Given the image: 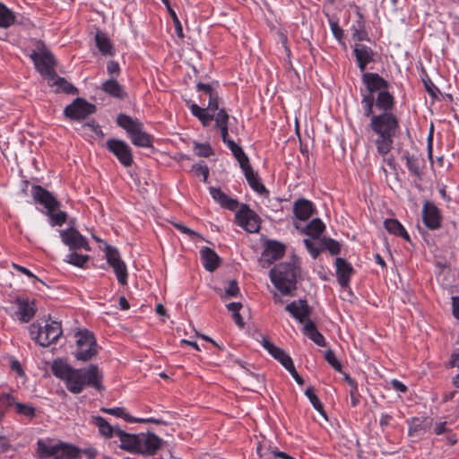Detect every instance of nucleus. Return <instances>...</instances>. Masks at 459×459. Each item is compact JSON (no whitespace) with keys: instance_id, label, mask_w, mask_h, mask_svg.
Returning a JSON list of instances; mask_svg holds the SVG:
<instances>
[{"instance_id":"obj_1","label":"nucleus","mask_w":459,"mask_h":459,"mask_svg":"<svg viewBox=\"0 0 459 459\" xmlns=\"http://www.w3.org/2000/svg\"><path fill=\"white\" fill-rule=\"evenodd\" d=\"M52 374L65 383L66 389L78 394L83 391L86 386L93 387L98 391L104 390L102 385L103 375L99 367L91 364L86 368H74L65 360L56 359L51 366Z\"/></svg>"},{"instance_id":"obj_2","label":"nucleus","mask_w":459,"mask_h":459,"mask_svg":"<svg viewBox=\"0 0 459 459\" xmlns=\"http://www.w3.org/2000/svg\"><path fill=\"white\" fill-rule=\"evenodd\" d=\"M369 126L377 135L375 140L377 152L381 155L387 154L394 143V137L399 129V121L392 112H383L378 115L372 113Z\"/></svg>"},{"instance_id":"obj_3","label":"nucleus","mask_w":459,"mask_h":459,"mask_svg":"<svg viewBox=\"0 0 459 459\" xmlns=\"http://www.w3.org/2000/svg\"><path fill=\"white\" fill-rule=\"evenodd\" d=\"M300 273L299 258L293 255L290 261L280 263L273 266L269 273L271 281L284 296L292 295L297 289V279Z\"/></svg>"},{"instance_id":"obj_4","label":"nucleus","mask_w":459,"mask_h":459,"mask_svg":"<svg viewBox=\"0 0 459 459\" xmlns=\"http://www.w3.org/2000/svg\"><path fill=\"white\" fill-rule=\"evenodd\" d=\"M362 73L361 81L365 85L366 91L363 92V91L360 90L362 95L361 105L363 108V115L368 117L373 113V106L375 103L374 94L383 90H388L390 84L377 73Z\"/></svg>"},{"instance_id":"obj_5","label":"nucleus","mask_w":459,"mask_h":459,"mask_svg":"<svg viewBox=\"0 0 459 459\" xmlns=\"http://www.w3.org/2000/svg\"><path fill=\"white\" fill-rule=\"evenodd\" d=\"M38 455L42 459L53 457L54 459H78L81 450L68 443L58 442L56 444L47 443L42 439L37 442Z\"/></svg>"},{"instance_id":"obj_6","label":"nucleus","mask_w":459,"mask_h":459,"mask_svg":"<svg viewBox=\"0 0 459 459\" xmlns=\"http://www.w3.org/2000/svg\"><path fill=\"white\" fill-rule=\"evenodd\" d=\"M231 154L238 163L249 186L258 194L266 192L265 186L260 181L258 175L254 171L250 160L243 148L231 140Z\"/></svg>"},{"instance_id":"obj_7","label":"nucleus","mask_w":459,"mask_h":459,"mask_svg":"<svg viewBox=\"0 0 459 459\" xmlns=\"http://www.w3.org/2000/svg\"><path fill=\"white\" fill-rule=\"evenodd\" d=\"M62 333L61 323L56 321L46 324L44 327L37 323L30 325V338L42 347H48L51 343L56 342L62 335Z\"/></svg>"},{"instance_id":"obj_8","label":"nucleus","mask_w":459,"mask_h":459,"mask_svg":"<svg viewBox=\"0 0 459 459\" xmlns=\"http://www.w3.org/2000/svg\"><path fill=\"white\" fill-rule=\"evenodd\" d=\"M76 346L74 356L78 360L89 361L98 353V345L94 334L88 330L77 333Z\"/></svg>"},{"instance_id":"obj_9","label":"nucleus","mask_w":459,"mask_h":459,"mask_svg":"<svg viewBox=\"0 0 459 459\" xmlns=\"http://www.w3.org/2000/svg\"><path fill=\"white\" fill-rule=\"evenodd\" d=\"M35 48L36 49L33 50L29 56L32 60L37 72L40 74L43 71H48V68H50V66L56 65L55 56L48 48L43 40H35Z\"/></svg>"},{"instance_id":"obj_10","label":"nucleus","mask_w":459,"mask_h":459,"mask_svg":"<svg viewBox=\"0 0 459 459\" xmlns=\"http://www.w3.org/2000/svg\"><path fill=\"white\" fill-rule=\"evenodd\" d=\"M212 120L215 121V128L220 131L223 143L230 147V137L228 133L229 115L227 111L224 108H221L215 115L214 113L210 114L209 110L205 108L204 112L201 115L199 121L204 126H209Z\"/></svg>"},{"instance_id":"obj_11","label":"nucleus","mask_w":459,"mask_h":459,"mask_svg":"<svg viewBox=\"0 0 459 459\" xmlns=\"http://www.w3.org/2000/svg\"><path fill=\"white\" fill-rule=\"evenodd\" d=\"M235 222L248 233H256L260 230L261 220L247 204H242L235 213Z\"/></svg>"},{"instance_id":"obj_12","label":"nucleus","mask_w":459,"mask_h":459,"mask_svg":"<svg viewBox=\"0 0 459 459\" xmlns=\"http://www.w3.org/2000/svg\"><path fill=\"white\" fill-rule=\"evenodd\" d=\"M96 112V106L82 98H76L64 109V115L71 120H82Z\"/></svg>"},{"instance_id":"obj_13","label":"nucleus","mask_w":459,"mask_h":459,"mask_svg":"<svg viewBox=\"0 0 459 459\" xmlns=\"http://www.w3.org/2000/svg\"><path fill=\"white\" fill-rule=\"evenodd\" d=\"M106 147L124 167L132 166L134 162L132 149L127 143L120 139L109 138L106 142Z\"/></svg>"},{"instance_id":"obj_14","label":"nucleus","mask_w":459,"mask_h":459,"mask_svg":"<svg viewBox=\"0 0 459 459\" xmlns=\"http://www.w3.org/2000/svg\"><path fill=\"white\" fill-rule=\"evenodd\" d=\"M30 193L34 203L42 205L47 210V212H55L61 206V203L56 197L39 185H32Z\"/></svg>"},{"instance_id":"obj_15","label":"nucleus","mask_w":459,"mask_h":459,"mask_svg":"<svg viewBox=\"0 0 459 459\" xmlns=\"http://www.w3.org/2000/svg\"><path fill=\"white\" fill-rule=\"evenodd\" d=\"M62 242L69 247L70 250L84 249L91 250L87 238L82 236L73 226L59 231Z\"/></svg>"},{"instance_id":"obj_16","label":"nucleus","mask_w":459,"mask_h":459,"mask_svg":"<svg viewBox=\"0 0 459 459\" xmlns=\"http://www.w3.org/2000/svg\"><path fill=\"white\" fill-rule=\"evenodd\" d=\"M285 252V246L276 240H268L264 250L259 259L263 268L269 267L273 262L281 258Z\"/></svg>"},{"instance_id":"obj_17","label":"nucleus","mask_w":459,"mask_h":459,"mask_svg":"<svg viewBox=\"0 0 459 459\" xmlns=\"http://www.w3.org/2000/svg\"><path fill=\"white\" fill-rule=\"evenodd\" d=\"M285 310L300 324L305 325L307 320H310L309 316L312 312V307L308 306L306 299H300L287 304Z\"/></svg>"},{"instance_id":"obj_18","label":"nucleus","mask_w":459,"mask_h":459,"mask_svg":"<svg viewBox=\"0 0 459 459\" xmlns=\"http://www.w3.org/2000/svg\"><path fill=\"white\" fill-rule=\"evenodd\" d=\"M14 303L18 307L15 312V316L22 323L30 322L37 312V307L34 301H30L28 299L17 297Z\"/></svg>"},{"instance_id":"obj_19","label":"nucleus","mask_w":459,"mask_h":459,"mask_svg":"<svg viewBox=\"0 0 459 459\" xmlns=\"http://www.w3.org/2000/svg\"><path fill=\"white\" fill-rule=\"evenodd\" d=\"M140 455H152L160 448L162 440L153 433H140Z\"/></svg>"},{"instance_id":"obj_20","label":"nucleus","mask_w":459,"mask_h":459,"mask_svg":"<svg viewBox=\"0 0 459 459\" xmlns=\"http://www.w3.org/2000/svg\"><path fill=\"white\" fill-rule=\"evenodd\" d=\"M231 318L239 329H244L251 320V311L240 302H231Z\"/></svg>"},{"instance_id":"obj_21","label":"nucleus","mask_w":459,"mask_h":459,"mask_svg":"<svg viewBox=\"0 0 459 459\" xmlns=\"http://www.w3.org/2000/svg\"><path fill=\"white\" fill-rule=\"evenodd\" d=\"M423 222L430 230L440 227L441 217L437 207L431 202H425L422 210Z\"/></svg>"},{"instance_id":"obj_22","label":"nucleus","mask_w":459,"mask_h":459,"mask_svg":"<svg viewBox=\"0 0 459 459\" xmlns=\"http://www.w3.org/2000/svg\"><path fill=\"white\" fill-rule=\"evenodd\" d=\"M117 437L120 440L119 447L125 451L139 454L140 434H129L122 429H117Z\"/></svg>"},{"instance_id":"obj_23","label":"nucleus","mask_w":459,"mask_h":459,"mask_svg":"<svg viewBox=\"0 0 459 459\" xmlns=\"http://www.w3.org/2000/svg\"><path fill=\"white\" fill-rule=\"evenodd\" d=\"M336 276L339 284L342 288L349 286L351 277L354 273L352 265L346 259L337 257L335 259Z\"/></svg>"},{"instance_id":"obj_24","label":"nucleus","mask_w":459,"mask_h":459,"mask_svg":"<svg viewBox=\"0 0 459 459\" xmlns=\"http://www.w3.org/2000/svg\"><path fill=\"white\" fill-rule=\"evenodd\" d=\"M402 159L405 160L407 169L411 175L421 178L422 176V167L424 164L423 159L420 158V154L418 152H410L409 151H404L403 152Z\"/></svg>"},{"instance_id":"obj_25","label":"nucleus","mask_w":459,"mask_h":459,"mask_svg":"<svg viewBox=\"0 0 459 459\" xmlns=\"http://www.w3.org/2000/svg\"><path fill=\"white\" fill-rule=\"evenodd\" d=\"M353 52L356 57L358 67L359 68L360 72H364L366 70L367 65L374 61V51L372 50L371 48L364 44H355Z\"/></svg>"},{"instance_id":"obj_26","label":"nucleus","mask_w":459,"mask_h":459,"mask_svg":"<svg viewBox=\"0 0 459 459\" xmlns=\"http://www.w3.org/2000/svg\"><path fill=\"white\" fill-rule=\"evenodd\" d=\"M100 411L104 413H108L113 416H116L117 418H122L126 421L133 423V422H152L155 424H162L164 423L160 419H154V418H134L131 415H129L127 412H126V410L123 407H113V408H106L102 407L100 408Z\"/></svg>"},{"instance_id":"obj_27","label":"nucleus","mask_w":459,"mask_h":459,"mask_svg":"<svg viewBox=\"0 0 459 459\" xmlns=\"http://www.w3.org/2000/svg\"><path fill=\"white\" fill-rule=\"evenodd\" d=\"M200 259L203 266L208 272L215 271L221 264L220 256L213 249L208 247H203L200 249Z\"/></svg>"},{"instance_id":"obj_28","label":"nucleus","mask_w":459,"mask_h":459,"mask_svg":"<svg viewBox=\"0 0 459 459\" xmlns=\"http://www.w3.org/2000/svg\"><path fill=\"white\" fill-rule=\"evenodd\" d=\"M314 204L312 202L300 198L293 204V213L299 221H307L314 213Z\"/></svg>"},{"instance_id":"obj_29","label":"nucleus","mask_w":459,"mask_h":459,"mask_svg":"<svg viewBox=\"0 0 459 459\" xmlns=\"http://www.w3.org/2000/svg\"><path fill=\"white\" fill-rule=\"evenodd\" d=\"M407 422L409 424L408 434L410 437H414L423 434L430 429L432 420L427 417H413L407 420Z\"/></svg>"},{"instance_id":"obj_30","label":"nucleus","mask_w":459,"mask_h":459,"mask_svg":"<svg viewBox=\"0 0 459 459\" xmlns=\"http://www.w3.org/2000/svg\"><path fill=\"white\" fill-rule=\"evenodd\" d=\"M101 90L110 97L118 100H124L127 97L124 87L114 77L105 81L101 85Z\"/></svg>"},{"instance_id":"obj_31","label":"nucleus","mask_w":459,"mask_h":459,"mask_svg":"<svg viewBox=\"0 0 459 459\" xmlns=\"http://www.w3.org/2000/svg\"><path fill=\"white\" fill-rule=\"evenodd\" d=\"M91 423L98 428L99 433L105 438L117 436V429H120L118 426H112L101 416H92Z\"/></svg>"},{"instance_id":"obj_32","label":"nucleus","mask_w":459,"mask_h":459,"mask_svg":"<svg viewBox=\"0 0 459 459\" xmlns=\"http://www.w3.org/2000/svg\"><path fill=\"white\" fill-rule=\"evenodd\" d=\"M95 43L99 51L103 56H113L115 55L114 46L105 32L98 30L95 34Z\"/></svg>"},{"instance_id":"obj_33","label":"nucleus","mask_w":459,"mask_h":459,"mask_svg":"<svg viewBox=\"0 0 459 459\" xmlns=\"http://www.w3.org/2000/svg\"><path fill=\"white\" fill-rule=\"evenodd\" d=\"M117 124L118 126L126 130L129 136L137 129L143 126V123L138 119H133L130 116L123 113H120L117 117Z\"/></svg>"},{"instance_id":"obj_34","label":"nucleus","mask_w":459,"mask_h":459,"mask_svg":"<svg viewBox=\"0 0 459 459\" xmlns=\"http://www.w3.org/2000/svg\"><path fill=\"white\" fill-rule=\"evenodd\" d=\"M303 333L312 340L316 345L325 347L326 345L325 337L318 332L315 323L307 320L303 327Z\"/></svg>"},{"instance_id":"obj_35","label":"nucleus","mask_w":459,"mask_h":459,"mask_svg":"<svg viewBox=\"0 0 459 459\" xmlns=\"http://www.w3.org/2000/svg\"><path fill=\"white\" fill-rule=\"evenodd\" d=\"M384 227L390 234L402 237L404 240L411 242L409 234L398 220L385 219L384 221Z\"/></svg>"},{"instance_id":"obj_36","label":"nucleus","mask_w":459,"mask_h":459,"mask_svg":"<svg viewBox=\"0 0 459 459\" xmlns=\"http://www.w3.org/2000/svg\"><path fill=\"white\" fill-rule=\"evenodd\" d=\"M394 106V98L388 91V90H383L377 93L376 99V107L383 112H391Z\"/></svg>"},{"instance_id":"obj_37","label":"nucleus","mask_w":459,"mask_h":459,"mask_svg":"<svg viewBox=\"0 0 459 459\" xmlns=\"http://www.w3.org/2000/svg\"><path fill=\"white\" fill-rule=\"evenodd\" d=\"M277 448L276 446H273L272 443L266 439L264 437H262L261 440H258L256 443V455L259 459H274L273 451Z\"/></svg>"},{"instance_id":"obj_38","label":"nucleus","mask_w":459,"mask_h":459,"mask_svg":"<svg viewBox=\"0 0 459 459\" xmlns=\"http://www.w3.org/2000/svg\"><path fill=\"white\" fill-rule=\"evenodd\" d=\"M234 364L238 365L241 369L242 373L240 374V377L248 378L246 383L248 389H253L256 387L257 385L264 383V377L262 375L251 372L249 369L246 368L239 360H235Z\"/></svg>"},{"instance_id":"obj_39","label":"nucleus","mask_w":459,"mask_h":459,"mask_svg":"<svg viewBox=\"0 0 459 459\" xmlns=\"http://www.w3.org/2000/svg\"><path fill=\"white\" fill-rule=\"evenodd\" d=\"M130 139L135 146L138 147H151L152 145V137L146 132L143 131V127L137 129L130 135Z\"/></svg>"},{"instance_id":"obj_40","label":"nucleus","mask_w":459,"mask_h":459,"mask_svg":"<svg viewBox=\"0 0 459 459\" xmlns=\"http://www.w3.org/2000/svg\"><path fill=\"white\" fill-rule=\"evenodd\" d=\"M325 229L323 221L318 219H313L303 230L306 235L310 236L313 238H319Z\"/></svg>"},{"instance_id":"obj_41","label":"nucleus","mask_w":459,"mask_h":459,"mask_svg":"<svg viewBox=\"0 0 459 459\" xmlns=\"http://www.w3.org/2000/svg\"><path fill=\"white\" fill-rule=\"evenodd\" d=\"M13 406L15 407V411L18 415L24 417L29 420H31L36 417L37 409L30 403L17 402L14 397V403Z\"/></svg>"},{"instance_id":"obj_42","label":"nucleus","mask_w":459,"mask_h":459,"mask_svg":"<svg viewBox=\"0 0 459 459\" xmlns=\"http://www.w3.org/2000/svg\"><path fill=\"white\" fill-rule=\"evenodd\" d=\"M15 22V15L4 4L0 2V28L8 29Z\"/></svg>"},{"instance_id":"obj_43","label":"nucleus","mask_w":459,"mask_h":459,"mask_svg":"<svg viewBox=\"0 0 459 459\" xmlns=\"http://www.w3.org/2000/svg\"><path fill=\"white\" fill-rule=\"evenodd\" d=\"M89 260L90 255L78 254L75 252V250H71V252L66 255L65 258L64 259L65 263L79 268H84Z\"/></svg>"},{"instance_id":"obj_44","label":"nucleus","mask_w":459,"mask_h":459,"mask_svg":"<svg viewBox=\"0 0 459 459\" xmlns=\"http://www.w3.org/2000/svg\"><path fill=\"white\" fill-rule=\"evenodd\" d=\"M50 86H56V92H64L66 94H76L78 90L72 83L68 82L65 78L58 76L56 81L49 82Z\"/></svg>"},{"instance_id":"obj_45","label":"nucleus","mask_w":459,"mask_h":459,"mask_svg":"<svg viewBox=\"0 0 459 459\" xmlns=\"http://www.w3.org/2000/svg\"><path fill=\"white\" fill-rule=\"evenodd\" d=\"M110 266L114 270L118 283L123 286L126 285L128 281V272L126 263L122 260Z\"/></svg>"},{"instance_id":"obj_46","label":"nucleus","mask_w":459,"mask_h":459,"mask_svg":"<svg viewBox=\"0 0 459 459\" xmlns=\"http://www.w3.org/2000/svg\"><path fill=\"white\" fill-rule=\"evenodd\" d=\"M14 403V396L10 393L0 394V422L4 419L6 412Z\"/></svg>"},{"instance_id":"obj_47","label":"nucleus","mask_w":459,"mask_h":459,"mask_svg":"<svg viewBox=\"0 0 459 459\" xmlns=\"http://www.w3.org/2000/svg\"><path fill=\"white\" fill-rule=\"evenodd\" d=\"M209 190L212 197L219 203L222 208L230 209V196L223 193L221 188L211 186Z\"/></svg>"},{"instance_id":"obj_48","label":"nucleus","mask_w":459,"mask_h":459,"mask_svg":"<svg viewBox=\"0 0 459 459\" xmlns=\"http://www.w3.org/2000/svg\"><path fill=\"white\" fill-rule=\"evenodd\" d=\"M321 246L323 250H327L332 255H336L341 252V245L338 241L324 237L321 239Z\"/></svg>"},{"instance_id":"obj_49","label":"nucleus","mask_w":459,"mask_h":459,"mask_svg":"<svg viewBox=\"0 0 459 459\" xmlns=\"http://www.w3.org/2000/svg\"><path fill=\"white\" fill-rule=\"evenodd\" d=\"M305 394L310 401L314 409L316 411H317L320 414H322L325 417L326 415H325V411L324 410V406H323L322 403L320 402V400L318 399V397L316 395V394L314 392V388L312 386L307 387L305 391Z\"/></svg>"},{"instance_id":"obj_50","label":"nucleus","mask_w":459,"mask_h":459,"mask_svg":"<svg viewBox=\"0 0 459 459\" xmlns=\"http://www.w3.org/2000/svg\"><path fill=\"white\" fill-rule=\"evenodd\" d=\"M47 215L48 216L49 224L52 227L62 226L66 222L68 217L67 213L63 211L47 212Z\"/></svg>"},{"instance_id":"obj_51","label":"nucleus","mask_w":459,"mask_h":459,"mask_svg":"<svg viewBox=\"0 0 459 459\" xmlns=\"http://www.w3.org/2000/svg\"><path fill=\"white\" fill-rule=\"evenodd\" d=\"M213 290L230 311V281H226L223 287L214 286Z\"/></svg>"},{"instance_id":"obj_52","label":"nucleus","mask_w":459,"mask_h":459,"mask_svg":"<svg viewBox=\"0 0 459 459\" xmlns=\"http://www.w3.org/2000/svg\"><path fill=\"white\" fill-rule=\"evenodd\" d=\"M344 380L351 387V391H350L351 403V406L355 407L359 403L357 382L353 378H351L348 374H344Z\"/></svg>"},{"instance_id":"obj_53","label":"nucleus","mask_w":459,"mask_h":459,"mask_svg":"<svg viewBox=\"0 0 459 459\" xmlns=\"http://www.w3.org/2000/svg\"><path fill=\"white\" fill-rule=\"evenodd\" d=\"M105 256L108 265H113L122 261L117 248L110 245H108L105 248Z\"/></svg>"},{"instance_id":"obj_54","label":"nucleus","mask_w":459,"mask_h":459,"mask_svg":"<svg viewBox=\"0 0 459 459\" xmlns=\"http://www.w3.org/2000/svg\"><path fill=\"white\" fill-rule=\"evenodd\" d=\"M191 171L194 173L195 177H202L203 181L206 182L209 176V168L204 161L194 164L192 166Z\"/></svg>"},{"instance_id":"obj_55","label":"nucleus","mask_w":459,"mask_h":459,"mask_svg":"<svg viewBox=\"0 0 459 459\" xmlns=\"http://www.w3.org/2000/svg\"><path fill=\"white\" fill-rule=\"evenodd\" d=\"M363 27L364 26H363L361 22H358V27L357 28L355 26H352V29H351V30H352V39L354 40H357V41H364V40L368 41L369 40L368 32L364 30Z\"/></svg>"},{"instance_id":"obj_56","label":"nucleus","mask_w":459,"mask_h":459,"mask_svg":"<svg viewBox=\"0 0 459 459\" xmlns=\"http://www.w3.org/2000/svg\"><path fill=\"white\" fill-rule=\"evenodd\" d=\"M82 128L85 133L91 132L97 137L101 138L104 136V133H103L100 126L94 119L83 124Z\"/></svg>"},{"instance_id":"obj_57","label":"nucleus","mask_w":459,"mask_h":459,"mask_svg":"<svg viewBox=\"0 0 459 459\" xmlns=\"http://www.w3.org/2000/svg\"><path fill=\"white\" fill-rule=\"evenodd\" d=\"M195 152L199 157H210L212 154V149L209 143H195Z\"/></svg>"},{"instance_id":"obj_58","label":"nucleus","mask_w":459,"mask_h":459,"mask_svg":"<svg viewBox=\"0 0 459 459\" xmlns=\"http://www.w3.org/2000/svg\"><path fill=\"white\" fill-rule=\"evenodd\" d=\"M325 359L334 370L342 372V366L332 350L329 349L325 351Z\"/></svg>"},{"instance_id":"obj_59","label":"nucleus","mask_w":459,"mask_h":459,"mask_svg":"<svg viewBox=\"0 0 459 459\" xmlns=\"http://www.w3.org/2000/svg\"><path fill=\"white\" fill-rule=\"evenodd\" d=\"M275 359H277L285 368L292 363V359L281 348H279L272 355Z\"/></svg>"},{"instance_id":"obj_60","label":"nucleus","mask_w":459,"mask_h":459,"mask_svg":"<svg viewBox=\"0 0 459 459\" xmlns=\"http://www.w3.org/2000/svg\"><path fill=\"white\" fill-rule=\"evenodd\" d=\"M196 90L197 91L203 92L204 94L207 95L209 98L212 97L215 93H217L211 84L204 83L201 82H197Z\"/></svg>"},{"instance_id":"obj_61","label":"nucleus","mask_w":459,"mask_h":459,"mask_svg":"<svg viewBox=\"0 0 459 459\" xmlns=\"http://www.w3.org/2000/svg\"><path fill=\"white\" fill-rule=\"evenodd\" d=\"M424 86L426 88L427 92L432 97V98H437V93H439L438 88L432 82V81L429 78L423 80Z\"/></svg>"},{"instance_id":"obj_62","label":"nucleus","mask_w":459,"mask_h":459,"mask_svg":"<svg viewBox=\"0 0 459 459\" xmlns=\"http://www.w3.org/2000/svg\"><path fill=\"white\" fill-rule=\"evenodd\" d=\"M304 244L313 258H316L319 253L323 251L322 247L317 248L314 242L308 238L304 239Z\"/></svg>"},{"instance_id":"obj_63","label":"nucleus","mask_w":459,"mask_h":459,"mask_svg":"<svg viewBox=\"0 0 459 459\" xmlns=\"http://www.w3.org/2000/svg\"><path fill=\"white\" fill-rule=\"evenodd\" d=\"M107 72L110 75L118 76L120 74V66L119 64L115 60H109L107 63Z\"/></svg>"},{"instance_id":"obj_64","label":"nucleus","mask_w":459,"mask_h":459,"mask_svg":"<svg viewBox=\"0 0 459 459\" xmlns=\"http://www.w3.org/2000/svg\"><path fill=\"white\" fill-rule=\"evenodd\" d=\"M12 266L17 272H20V273L25 274L28 278L35 280V281H39V279L32 272H30L29 269H27L26 267L22 266V265L17 264H14V263L12 264Z\"/></svg>"}]
</instances>
